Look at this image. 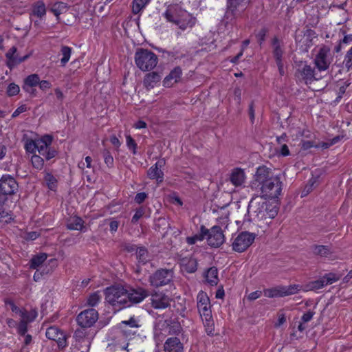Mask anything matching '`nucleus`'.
I'll list each match as a JSON object with an SVG mask.
<instances>
[{
	"label": "nucleus",
	"instance_id": "nucleus-1",
	"mask_svg": "<svg viewBox=\"0 0 352 352\" xmlns=\"http://www.w3.org/2000/svg\"><path fill=\"white\" fill-rule=\"evenodd\" d=\"M283 183L278 175H275L272 170L266 166L256 168L250 187L261 197L265 199L278 198L281 194Z\"/></svg>",
	"mask_w": 352,
	"mask_h": 352
},
{
	"label": "nucleus",
	"instance_id": "nucleus-2",
	"mask_svg": "<svg viewBox=\"0 0 352 352\" xmlns=\"http://www.w3.org/2000/svg\"><path fill=\"white\" fill-rule=\"evenodd\" d=\"M166 19L184 31L192 28L197 22V19L186 10L177 6H170L164 13Z\"/></svg>",
	"mask_w": 352,
	"mask_h": 352
},
{
	"label": "nucleus",
	"instance_id": "nucleus-3",
	"mask_svg": "<svg viewBox=\"0 0 352 352\" xmlns=\"http://www.w3.org/2000/svg\"><path fill=\"white\" fill-rule=\"evenodd\" d=\"M105 300L117 309L129 307L126 289L123 287L112 286L104 290Z\"/></svg>",
	"mask_w": 352,
	"mask_h": 352
},
{
	"label": "nucleus",
	"instance_id": "nucleus-4",
	"mask_svg": "<svg viewBox=\"0 0 352 352\" xmlns=\"http://www.w3.org/2000/svg\"><path fill=\"white\" fill-rule=\"evenodd\" d=\"M135 62L140 70L146 72L151 71L156 67L158 58L156 54L151 51L140 49L135 54Z\"/></svg>",
	"mask_w": 352,
	"mask_h": 352
},
{
	"label": "nucleus",
	"instance_id": "nucleus-5",
	"mask_svg": "<svg viewBox=\"0 0 352 352\" xmlns=\"http://www.w3.org/2000/svg\"><path fill=\"white\" fill-rule=\"evenodd\" d=\"M332 60L331 48L327 45H322L316 55L314 64L320 72L326 71L329 69Z\"/></svg>",
	"mask_w": 352,
	"mask_h": 352
},
{
	"label": "nucleus",
	"instance_id": "nucleus-6",
	"mask_svg": "<svg viewBox=\"0 0 352 352\" xmlns=\"http://www.w3.org/2000/svg\"><path fill=\"white\" fill-rule=\"evenodd\" d=\"M173 278L171 270L160 269L149 276L148 281L151 286L160 287L169 284Z\"/></svg>",
	"mask_w": 352,
	"mask_h": 352
},
{
	"label": "nucleus",
	"instance_id": "nucleus-7",
	"mask_svg": "<svg viewBox=\"0 0 352 352\" xmlns=\"http://www.w3.org/2000/svg\"><path fill=\"white\" fill-rule=\"evenodd\" d=\"M52 140V137L49 135H45L41 139L37 140V151L47 160H51L56 155V151L50 147Z\"/></svg>",
	"mask_w": 352,
	"mask_h": 352
},
{
	"label": "nucleus",
	"instance_id": "nucleus-8",
	"mask_svg": "<svg viewBox=\"0 0 352 352\" xmlns=\"http://www.w3.org/2000/svg\"><path fill=\"white\" fill-rule=\"evenodd\" d=\"M255 236L248 232H242L232 243L233 250L238 252H244L254 242Z\"/></svg>",
	"mask_w": 352,
	"mask_h": 352
},
{
	"label": "nucleus",
	"instance_id": "nucleus-9",
	"mask_svg": "<svg viewBox=\"0 0 352 352\" xmlns=\"http://www.w3.org/2000/svg\"><path fill=\"white\" fill-rule=\"evenodd\" d=\"M98 319V313L95 309H88L80 312L76 318L78 324L83 327L88 328L94 325Z\"/></svg>",
	"mask_w": 352,
	"mask_h": 352
},
{
	"label": "nucleus",
	"instance_id": "nucleus-10",
	"mask_svg": "<svg viewBox=\"0 0 352 352\" xmlns=\"http://www.w3.org/2000/svg\"><path fill=\"white\" fill-rule=\"evenodd\" d=\"M18 189V184L14 177L3 175L0 179V193L4 195H11Z\"/></svg>",
	"mask_w": 352,
	"mask_h": 352
},
{
	"label": "nucleus",
	"instance_id": "nucleus-11",
	"mask_svg": "<svg viewBox=\"0 0 352 352\" xmlns=\"http://www.w3.org/2000/svg\"><path fill=\"white\" fill-rule=\"evenodd\" d=\"M148 290L142 287L131 288L130 290L126 289V296L129 307L132 304H137L142 302L145 298L148 296Z\"/></svg>",
	"mask_w": 352,
	"mask_h": 352
},
{
	"label": "nucleus",
	"instance_id": "nucleus-12",
	"mask_svg": "<svg viewBox=\"0 0 352 352\" xmlns=\"http://www.w3.org/2000/svg\"><path fill=\"white\" fill-rule=\"evenodd\" d=\"M208 243L211 247L217 248L224 242L225 238L222 230L219 226H214L210 230H208Z\"/></svg>",
	"mask_w": 352,
	"mask_h": 352
},
{
	"label": "nucleus",
	"instance_id": "nucleus-13",
	"mask_svg": "<svg viewBox=\"0 0 352 352\" xmlns=\"http://www.w3.org/2000/svg\"><path fill=\"white\" fill-rule=\"evenodd\" d=\"M46 337L57 342L58 347L65 348L67 345L66 335L60 331L57 327L52 326L47 329L45 333Z\"/></svg>",
	"mask_w": 352,
	"mask_h": 352
},
{
	"label": "nucleus",
	"instance_id": "nucleus-14",
	"mask_svg": "<svg viewBox=\"0 0 352 352\" xmlns=\"http://www.w3.org/2000/svg\"><path fill=\"white\" fill-rule=\"evenodd\" d=\"M197 308L201 317L208 318L209 314H212V313L210 310V299L208 295L204 292H200L197 295Z\"/></svg>",
	"mask_w": 352,
	"mask_h": 352
},
{
	"label": "nucleus",
	"instance_id": "nucleus-15",
	"mask_svg": "<svg viewBox=\"0 0 352 352\" xmlns=\"http://www.w3.org/2000/svg\"><path fill=\"white\" fill-rule=\"evenodd\" d=\"M255 195L256 197H252L249 203L248 211V212H253L256 217L261 216L263 217L265 215L264 208L265 203L262 201L263 197H261L257 193Z\"/></svg>",
	"mask_w": 352,
	"mask_h": 352
},
{
	"label": "nucleus",
	"instance_id": "nucleus-16",
	"mask_svg": "<svg viewBox=\"0 0 352 352\" xmlns=\"http://www.w3.org/2000/svg\"><path fill=\"white\" fill-rule=\"evenodd\" d=\"M296 76L300 78L306 84L317 80L315 77L314 69L308 65H305L302 68H298Z\"/></svg>",
	"mask_w": 352,
	"mask_h": 352
},
{
	"label": "nucleus",
	"instance_id": "nucleus-17",
	"mask_svg": "<svg viewBox=\"0 0 352 352\" xmlns=\"http://www.w3.org/2000/svg\"><path fill=\"white\" fill-rule=\"evenodd\" d=\"M165 164V160L162 159L157 162L155 165L152 166L148 170V176L150 179H156L158 182L163 181L164 173L161 170Z\"/></svg>",
	"mask_w": 352,
	"mask_h": 352
},
{
	"label": "nucleus",
	"instance_id": "nucleus-18",
	"mask_svg": "<svg viewBox=\"0 0 352 352\" xmlns=\"http://www.w3.org/2000/svg\"><path fill=\"white\" fill-rule=\"evenodd\" d=\"M151 305L155 309H164L170 306V299L164 294L155 293L151 296Z\"/></svg>",
	"mask_w": 352,
	"mask_h": 352
},
{
	"label": "nucleus",
	"instance_id": "nucleus-19",
	"mask_svg": "<svg viewBox=\"0 0 352 352\" xmlns=\"http://www.w3.org/2000/svg\"><path fill=\"white\" fill-rule=\"evenodd\" d=\"M245 0H228L227 10L226 12L224 19L226 23L231 22L236 16L237 7Z\"/></svg>",
	"mask_w": 352,
	"mask_h": 352
},
{
	"label": "nucleus",
	"instance_id": "nucleus-20",
	"mask_svg": "<svg viewBox=\"0 0 352 352\" xmlns=\"http://www.w3.org/2000/svg\"><path fill=\"white\" fill-rule=\"evenodd\" d=\"M183 348V344L177 337L168 338L164 344L165 352H182Z\"/></svg>",
	"mask_w": 352,
	"mask_h": 352
},
{
	"label": "nucleus",
	"instance_id": "nucleus-21",
	"mask_svg": "<svg viewBox=\"0 0 352 352\" xmlns=\"http://www.w3.org/2000/svg\"><path fill=\"white\" fill-rule=\"evenodd\" d=\"M245 174L240 168H234L230 175V182L236 187L241 186L245 183Z\"/></svg>",
	"mask_w": 352,
	"mask_h": 352
},
{
	"label": "nucleus",
	"instance_id": "nucleus-22",
	"mask_svg": "<svg viewBox=\"0 0 352 352\" xmlns=\"http://www.w3.org/2000/svg\"><path fill=\"white\" fill-rule=\"evenodd\" d=\"M161 80V76L156 72L148 73L143 80L144 85L149 90L153 89Z\"/></svg>",
	"mask_w": 352,
	"mask_h": 352
},
{
	"label": "nucleus",
	"instance_id": "nucleus-23",
	"mask_svg": "<svg viewBox=\"0 0 352 352\" xmlns=\"http://www.w3.org/2000/svg\"><path fill=\"white\" fill-rule=\"evenodd\" d=\"M182 73V69L179 67L174 68L164 79V85L168 87H171L174 83H176L179 80Z\"/></svg>",
	"mask_w": 352,
	"mask_h": 352
},
{
	"label": "nucleus",
	"instance_id": "nucleus-24",
	"mask_svg": "<svg viewBox=\"0 0 352 352\" xmlns=\"http://www.w3.org/2000/svg\"><path fill=\"white\" fill-rule=\"evenodd\" d=\"M311 250L314 255L321 257H329L333 254L331 245H313Z\"/></svg>",
	"mask_w": 352,
	"mask_h": 352
},
{
	"label": "nucleus",
	"instance_id": "nucleus-25",
	"mask_svg": "<svg viewBox=\"0 0 352 352\" xmlns=\"http://www.w3.org/2000/svg\"><path fill=\"white\" fill-rule=\"evenodd\" d=\"M272 45L273 47V55L276 60H282L283 54L282 42L276 36H274L272 40Z\"/></svg>",
	"mask_w": 352,
	"mask_h": 352
},
{
	"label": "nucleus",
	"instance_id": "nucleus-26",
	"mask_svg": "<svg viewBox=\"0 0 352 352\" xmlns=\"http://www.w3.org/2000/svg\"><path fill=\"white\" fill-rule=\"evenodd\" d=\"M206 281L212 286L217 285L219 282L218 270L216 267L209 268L205 275Z\"/></svg>",
	"mask_w": 352,
	"mask_h": 352
},
{
	"label": "nucleus",
	"instance_id": "nucleus-27",
	"mask_svg": "<svg viewBox=\"0 0 352 352\" xmlns=\"http://www.w3.org/2000/svg\"><path fill=\"white\" fill-rule=\"evenodd\" d=\"M40 78L38 74H34L28 76L24 80V85L23 89L25 91H30L29 89L34 87L39 83Z\"/></svg>",
	"mask_w": 352,
	"mask_h": 352
},
{
	"label": "nucleus",
	"instance_id": "nucleus-28",
	"mask_svg": "<svg viewBox=\"0 0 352 352\" xmlns=\"http://www.w3.org/2000/svg\"><path fill=\"white\" fill-rule=\"evenodd\" d=\"M208 229H207L204 226H201L200 228V233L195 234L192 236L187 237L186 241L189 245H193L197 241H203L208 234Z\"/></svg>",
	"mask_w": 352,
	"mask_h": 352
},
{
	"label": "nucleus",
	"instance_id": "nucleus-29",
	"mask_svg": "<svg viewBox=\"0 0 352 352\" xmlns=\"http://www.w3.org/2000/svg\"><path fill=\"white\" fill-rule=\"evenodd\" d=\"M182 265L184 269L188 273L195 272L197 268V262L196 259L192 258H183L182 260Z\"/></svg>",
	"mask_w": 352,
	"mask_h": 352
},
{
	"label": "nucleus",
	"instance_id": "nucleus-30",
	"mask_svg": "<svg viewBox=\"0 0 352 352\" xmlns=\"http://www.w3.org/2000/svg\"><path fill=\"white\" fill-rule=\"evenodd\" d=\"M32 14L38 18H42L46 14V8L43 1H38L32 6Z\"/></svg>",
	"mask_w": 352,
	"mask_h": 352
},
{
	"label": "nucleus",
	"instance_id": "nucleus-31",
	"mask_svg": "<svg viewBox=\"0 0 352 352\" xmlns=\"http://www.w3.org/2000/svg\"><path fill=\"white\" fill-rule=\"evenodd\" d=\"M283 286H278L274 288L267 289L264 290V295L268 298H274V297H283L284 291Z\"/></svg>",
	"mask_w": 352,
	"mask_h": 352
},
{
	"label": "nucleus",
	"instance_id": "nucleus-32",
	"mask_svg": "<svg viewBox=\"0 0 352 352\" xmlns=\"http://www.w3.org/2000/svg\"><path fill=\"white\" fill-rule=\"evenodd\" d=\"M72 48L66 45H62L60 47V54L62 58L60 59V65L65 67L70 59L72 54Z\"/></svg>",
	"mask_w": 352,
	"mask_h": 352
},
{
	"label": "nucleus",
	"instance_id": "nucleus-33",
	"mask_svg": "<svg viewBox=\"0 0 352 352\" xmlns=\"http://www.w3.org/2000/svg\"><path fill=\"white\" fill-rule=\"evenodd\" d=\"M67 227L69 230H82L83 221L80 217H74L67 223Z\"/></svg>",
	"mask_w": 352,
	"mask_h": 352
},
{
	"label": "nucleus",
	"instance_id": "nucleus-34",
	"mask_svg": "<svg viewBox=\"0 0 352 352\" xmlns=\"http://www.w3.org/2000/svg\"><path fill=\"white\" fill-rule=\"evenodd\" d=\"M29 56H30L28 54L23 56H19L18 54H14V56L8 60L7 65L9 68L12 69L13 67L25 61Z\"/></svg>",
	"mask_w": 352,
	"mask_h": 352
},
{
	"label": "nucleus",
	"instance_id": "nucleus-35",
	"mask_svg": "<svg viewBox=\"0 0 352 352\" xmlns=\"http://www.w3.org/2000/svg\"><path fill=\"white\" fill-rule=\"evenodd\" d=\"M47 259V254L45 253L40 254L34 256L30 260V267L32 269H36Z\"/></svg>",
	"mask_w": 352,
	"mask_h": 352
},
{
	"label": "nucleus",
	"instance_id": "nucleus-36",
	"mask_svg": "<svg viewBox=\"0 0 352 352\" xmlns=\"http://www.w3.org/2000/svg\"><path fill=\"white\" fill-rule=\"evenodd\" d=\"M20 316L22 318L21 320L25 321L26 322H30L33 321L36 318L37 312L34 309L30 311H28L25 309H23V311H20Z\"/></svg>",
	"mask_w": 352,
	"mask_h": 352
},
{
	"label": "nucleus",
	"instance_id": "nucleus-37",
	"mask_svg": "<svg viewBox=\"0 0 352 352\" xmlns=\"http://www.w3.org/2000/svg\"><path fill=\"white\" fill-rule=\"evenodd\" d=\"M24 147L28 153L34 155L37 151V140L27 139Z\"/></svg>",
	"mask_w": 352,
	"mask_h": 352
},
{
	"label": "nucleus",
	"instance_id": "nucleus-38",
	"mask_svg": "<svg viewBox=\"0 0 352 352\" xmlns=\"http://www.w3.org/2000/svg\"><path fill=\"white\" fill-rule=\"evenodd\" d=\"M208 318H201L206 327V331L208 335L213 334L214 331V322L212 320V314H209Z\"/></svg>",
	"mask_w": 352,
	"mask_h": 352
},
{
	"label": "nucleus",
	"instance_id": "nucleus-39",
	"mask_svg": "<svg viewBox=\"0 0 352 352\" xmlns=\"http://www.w3.org/2000/svg\"><path fill=\"white\" fill-rule=\"evenodd\" d=\"M149 0H133L132 11L133 14H138L148 3Z\"/></svg>",
	"mask_w": 352,
	"mask_h": 352
},
{
	"label": "nucleus",
	"instance_id": "nucleus-40",
	"mask_svg": "<svg viewBox=\"0 0 352 352\" xmlns=\"http://www.w3.org/2000/svg\"><path fill=\"white\" fill-rule=\"evenodd\" d=\"M44 180L46 182L47 187L52 190H54L56 187L57 180L55 177L51 173H46L44 177Z\"/></svg>",
	"mask_w": 352,
	"mask_h": 352
},
{
	"label": "nucleus",
	"instance_id": "nucleus-41",
	"mask_svg": "<svg viewBox=\"0 0 352 352\" xmlns=\"http://www.w3.org/2000/svg\"><path fill=\"white\" fill-rule=\"evenodd\" d=\"M137 258L139 262L145 264L148 261V252L144 248H139L136 250Z\"/></svg>",
	"mask_w": 352,
	"mask_h": 352
},
{
	"label": "nucleus",
	"instance_id": "nucleus-42",
	"mask_svg": "<svg viewBox=\"0 0 352 352\" xmlns=\"http://www.w3.org/2000/svg\"><path fill=\"white\" fill-rule=\"evenodd\" d=\"M31 162L33 167H34L36 169H41L44 165L43 159L41 156L36 154L32 156Z\"/></svg>",
	"mask_w": 352,
	"mask_h": 352
},
{
	"label": "nucleus",
	"instance_id": "nucleus-43",
	"mask_svg": "<svg viewBox=\"0 0 352 352\" xmlns=\"http://www.w3.org/2000/svg\"><path fill=\"white\" fill-rule=\"evenodd\" d=\"M101 296L99 292H96L89 295L87 298V304L91 307L96 306L100 301Z\"/></svg>",
	"mask_w": 352,
	"mask_h": 352
},
{
	"label": "nucleus",
	"instance_id": "nucleus-44",
	"mask_svg": "<svg viewBox=\"0 0 352 352\" xmlns=\"http://www.w3.org/2000/svg\"><path fill=\"white\" fill-rule=\"evenodd\" d=\"M66 6L64 3L58 2L52 6L50 10L54 14L58 17V16L65 10Z\"/></svg>",
	"mask_w": 352,
	"mask_h": 352
},
{
	"label": "nucleus",
	"instance_id": "nucleus-45",
	"mask_svg": "<svg viewBox=\"0 0 352 352\" xmlns=\"http://www.w3.org/2000/svg\"><path fill=\"white\" fill-rule=\"evenodd\" d=\"M325 285H326L324 283V279L322 277L321 278H320L318 280L310 282L307 285V287L310 290H315V289H319L320 288H322Z\"/></svg>",
	"mask_w": 352,
	"mask_h": 352
},
{
	"label": "nucleus",
	"instance_id": "nucleus-46",
	"mask_svg": "<svg viewBox=\"0 0 352 352\" xmlns=\"http://www.w3.org/2000/svg\"><path fill=\"white\" fill-rule=\"evenodd\" d=\"M300 286L299 285H291L289 286H283L284 296H289L296 294L300 290Z\"/></svg>",
	"mask_w": 352,
	"mask_h": 352
},
{
	"label": "nucleus",
	"instance_id": "nucleus-47",
	"mask_svg": "<svg viewBox=\"0 0 352 352\" xmlns=\"http://www.w3.org/2000/svg\"><path fill=\"white\" fill-rule=\"evenodd\" d=\"M324 283L326 285H331L340 278V276H338L333 273H329L322 276Z\"/></svg>",
	"mask_w": 352,
	"mask_h": 352
},
{
	"label": "nucleus",
	"instance_id": "nucleus-48",
	"mask_svg": "<svg viewBox=\"0 0 352 352\" xmlns=\"http://www.w3.org/2000/svg\"><path fill=\"white\" fill-rule=\"evenodd\" d=\"M102 155L104 157V163L108 167H112L113 166V157L111 155L110 151L108 149H104L102 151Z\"/></svg>",
	"mask_w": 352,
	"mask_h": 352
},
{
	"label": "nucleus",
	"instance_id": "nucleus-49",
	"mask_svg": "<svg viewBox=\"0 0 352 352\" xmlns=\"http://www.w3.org/2000/svg\"><path fill=\"white\" fill-rule=\"evenodd\" d=\"M343 63L344 64L346 68L348 71H349L352 67V47L351 49L346 52Z\"/></svg>",
	"mask_w": 352,
	"mask_h": 352
},
{
	"label": "nucleus",
	"instance_id": "nucleus-50",
	"mask_svg": "<svg viewBox=\"0 0 352 352\" xmlns=\"http://www.w3.org/2000/svg\"><path fill=\"white\" fill-rule=\"evenodd\" d=\"M19 91L20 89L17 85L14 83H10L7 89V94L9 96H16L19 94Z\"/></svg>",
	"mask_w": 352,
	"mask_h": 352
},
{
	"label": "nucleus",
	"instance_id": "nucleus-51",
	"mask_svg": "<svg viewBox=\"0 0 352 352\" xmlns=\"http://www.w3.org/2000/svg\"><path fill=\"white\" fill-rule=\"evenodd\" d=\"M126 145L128 148L130 150H132L133 153L135 155L136 154L137 151V144L135 143V140L133 139V138L131 135H127L126 137Z\"/></svg>",
	"mask_w": 352,
	"mask_h": 352
},
{
	"label": "nucleus",
	"instance_id": "nucleus-52",
	"mask_svg": "<svg viewBox=\"0 0 352 352\" xmlns=\"http://www.w3.org/2000/svg\"><path fill=\"white\" fill-rule=\"evenodd\" d=\"M267 32V30L266 28H262L260 31L256 34V37L258 40V43L260 45H262L263 42L265 40V36Z\"/></svg>",
	"mask_w": 352,
	"mask_h": 352
},
{
	"label": "nucleus",
	"instance_id": "nucleus-53",
	"mask_svg": "<svg viewBox=\"0 0 352 352\" xmlns=\"http://www.w3.org/2000/svg\"><path fill=\"white\" fill-rule=\"evenodd\" d=\"M27 331L28 322H26L25 321L21 320L17 328L18 333L21 336H25Z\"/></svg>",
	"mask_w": 352,
	"mask_h": 352
},
{
	"label": "nucleus",
	"instance_id": "nucleus-54",
	"mask_svg": "<svg viewBox=\"0 0 352 352\" xmlns=\"http://www.w3.org/2000/svg\"><path fill=\"white\" fill-rule=\"evenodd\" d=\"M122 323L126 325H129L130 327L133 328H138L140 327L139 324V321L134 317H131L129 320L122 321Z\"/></svg>",
	"mask_w": 352,
	"mask_h": 352
},
{
	"label": "nucleus",
	"instance_id": "nucleus-55",
	"mask_svg": "<svg viewBox=\"0 0 352 352\" xmlns=\"http://www.w3.org/2000/svg\"><path fill=\"white\" fill-rule=\"evenodd\" d=\"M5 303L6 305H9L12 311L16 313V314H20V311H23V309H20L15 304L14 302L12 300H10V299H6L5 300Z\"/></svg>",
	"mask_w": 352,
	"mask_h": 352
},
{
	"label": "nucleus",
	"instance_id": "nucleus-56",
	"mask_svg": "<svg viewBox=\"0 0 352 352\" xmlns=\"http://www.w3.org/2000/svg\"><path fill=\"white\" fill-rule=\"evenodd\" d=\"M144 210L142 208H138L136 210L135 214L132 217L131 222L133 223H136L138 220L144 215Z\"/></svg>",
	"mask_w": 352,
	"mask_h": 352
},
{
	"label": "nucleus",
	"instance_id": "nucleus-57",
	"mask_svg": "<svg viewBox=\"0 0 352 352\" xmlns=\"http://www.w3.org/2000/svg\"><path fill=\"white\" fill-rule=\"evenodd\" d=\"M312 147L319 148V146L315 144L313 141H302V148L305 150L309 149Z\"/></svg>",
	"mask_w": 352,
	"mask_h": 352
},
{
	"label": "nucleus",
	"instance_id": "nucleus-58",
	"mask_svg": "<svg viewBox=\"0 0 352 352\" xmlns=\"http://www.w3.org/2000/svg\"><path fill=\"white\" fill-rule=\"evenodd\" d=\"M314 314L315 313L312 311H309L305 313L301 318L302 322H307L310 321L312 319Z\"/></svg>",
	"mask_w": 352,
	"mask_h": 352
},
{
	"label": "nucleus",
	"instance_id": "nucleus-59",
	"mask_svg": "<svg viewBox=\"0 0 352 352\" xmlns=\"http://www.w3.org/2000/svg\"><path fill=\"white\" fill-rule=\"evenodd\" d=\"M147 195L145 192H139L135 197V201L138 204L142 203L146 198Z\"/></svg>",
	"mask_w": 352,
	"mask_h": 352
},
{
	"label": "nucleus",
	"instance_id": "nucleus-60",
	"mask_svg": "<svg viewBox=\"0 0 352 352\" xmlns=\"http://www.w3.org/2000/svg\"><path fill=\"white\" fill-rule=\"evenodd\" d=\"M27 108L25 107V105H21L19 107H18L14 111V113H12V118H16L17 117L19 114H21V113L23 112H25L26 111Z\"/></svg>",
	"mask_w": 352,
	"mask_h": 352
},
{
	"label": "nucleus",
	"instance_id": "nucleus-61",
	"mask_svg": "<svg viewBox=\"0 0 352 352\" xmlns=\"http://www.w3.org/2000/svg\"><path fill=\"white\" fill-rule=\"evenodd\" d=\"M39 85V87L42 90H45L49 88H50V82L47 80H39V83L38 84Z\"/></svg>",
	"mask_w": 352,
	"mask_h": 352
},
{
	"label": "nucleus",
	"instance_id": "nucleus-62",
	"mask_svg": "<svg viewBox=\"0 0 352 352\" xmlns=\"http://www.w3.org/2000/svg\"><path fill=\"white\" fill-rule=\"evenodd\" d=\"M119 226V222L116 220L111 221L109 223V227H110V231L111 232H116L118 230Z\"/></svg>",
	"mask_w": 352,
	"mask_h": 352
},
{
	"label": "nucleus",
	"instance_id": "nucleus-63",
	"mask_svg": "<svg viewBox=\"0 0 352 352\" xmlns=\"http://www.w3.org/2000/svg\"><path fill=\"white\" fill-rule=\"evenodd\" d=\"M261 292L260 291H256L254 292H252L248 296V299L250 300H254L257 298H258L261 296Z\"/></svg>",
	"mask_w": 352,
	"mask_h": 352
},
{
	"label": "nucleus",
	"instance_id": "nucleus-64",
	"mask_svg": "<svg viewBox=\"0 0 352 352\" xmlns=\"http://www.w3.org/2000/svg\"><path fill=\"white\" fill-rule=\"evenodd\" d=\"M17 51V49L16 47L13 46L12 47L9 51L6 53V56L8 58V60H9L10 58H12L13 56H14V54H16Z\"/></svg>",
	"mask_w": 352,
	"mask_h": 352
}]
</instances>
